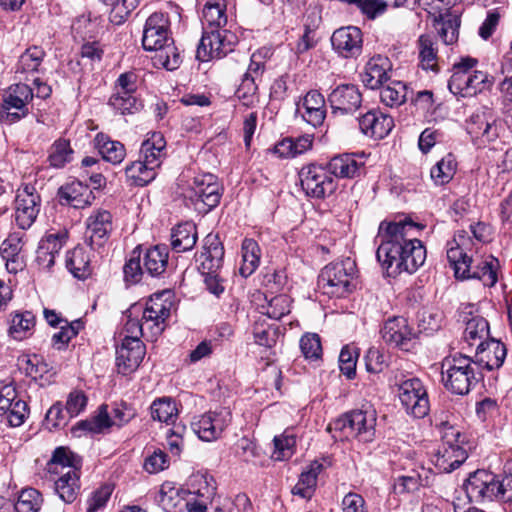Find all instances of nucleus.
Segmentation results:
<instances>
[{
	"mask_svg": "<svg viewBox=\"0 0 512 512\" xmlns=\"http://www.w3.org/2000/svg\"><path fill=\"white\" fill-rule=\"evenodd\" d=\"M423 228L408 218L380 223L376 257L388 276L395 277L402 272L412 274L425 263L426 249L417 238Z\"/></svg>",
	"mask_w": 512,
	"mask_h": 512,
	"instance_id": "obj_1",
	"label": "nucleus"
},
{
	"mask_svg": "<svg viewBox=\"0 0 512 512\" xmlns=\"http://www.w3.org/2000/svg\"><path fill=\"white\" fill-rule=\"evenodd\" d=\"M171 302L155 295L149 299L145 308L133 305L127 311V321L124 325L123 340L154 341L165 329V320L170 316Z\"/></svg>",
	"mask_w": 512,
	"mask_h": 512,
	"instance_id": "obj_2",
	"label": "nucleus"
},
{
	"mask_svg": "<svg viewBox=\"0 0 512 512\" xmlns=\"http://www.w3.org/2000/svg\"><path fill=\"white\" fill-rule=\"evenodd\" d=\"M143 48L155 51L154 64L173 71L182 62L178 48L170 35V22L168 15L154 12L145 23L142 37Z\"/></svg>",
	"mask_w": 512,
	"mask_h": 512,
	"instance_id": "obj_3",
	"label": "nucleus"
},
{
	"mask_svg": "<svg viewBox=\"0 0 512 512\" xmlns=\"http://www.w3.org/2000/svg\"><path fill=\"white\" fill-rule=\"evenodd\" d=\"M461 243L455 238L447 243V259L457 279H478L484 286L492 287L497 283L498 259L492 255L472 265L473 260L464 251V236H459Z\"/></svg>",
	"mask_w": 512,
	"mask_h": 512,
	"instance_id": "obj_4",
	"label": "nucleus"
},
{
	"mask_svg": "<svg viewBox=\"0 0 512 512\" xmlns=\"http://www.w3.org/2000/svg\"><path fill=\"white\" fill-rule=\"evenodd\" d=\"M478 60L463 57L452 66V75L448 81L449 91L462 98L474 97L494 85V77L487 72L474 69Z\"/></svg>",
	"mask_w": 512,
	"mask_h": 512,
	"instance_id": "obj_5",
	"label": "nucleus"
},
{
	"mask_svg": "<svg viewBox=\"0 0 512 512\" xmlns=\"http://www.w3.org/2000/svg\"><path fill=\"white\" fill-rule=\"evenodd\" d=\"M472 358L462 353L446 356L441 361V382L456 395L468 394L479 382Z\"/></svg>",
	"mask_w": 512,
	"mask_h": 512,
	"instance_id": "obj_6",
	"label": "nucleus"
},
{
	"mask_svg": "<svg viewBox=\"0 0 512 512\" xmlns=\"http://www.w3.org/2000/svg\"><path fill=\"white\" fill-rule=\"evenodd\" d=\"M224 247L217 234H208L203 240L199 255V270L204 276L206 289L216 297L225 291V279L222 276Z\"/></svg>",
	"mask_w": 512,
	"mask_h": 512,
	"instance_id": "obj_7",
	"label": "nucleus"
},
{
	"mask_svg": "<svg viewBox=\"0 0 512 512\" xmlns=\"http://www.w3.org/2000/svg\"><path fill=\"white\" fill-rule=\"evenodd\" d=\"M357 268L353 259L347 257L326 265L319 275L318 284L324 294L344 297L355 288Z\"/></svg>",
	"mask_w": 512,
	"mask_h": 512,
	"instance_id": "obj_8",
	"label": "nucleus"
},
{
	"mask_svg": "<svg viewBox=\"0 0 512 512\" xmlns=\"http://www.w3.org/2000/svg\"><path fill=\"white\" fill-rule=\"evenodd\" d=\"M376 413L374 410H353L345 413L327 427L329 432L340 433V438H357L369 443L374 440Z\"/></svg>",
	"mask_w": 512,
	"mask_h": 512,
	"instance_id": "obj_9",
	"label": "nucleus"
},
{
	"mask_svg": "<svg viewBox=\"0 0 512 512\" xmlns=\"http://www.w3.org/2000/svg\"><path fill=\"white\" fill-rule=\"evenodd\" d=\"M465 436L453 427H449L444 435L443 442L432 456V462L439 472L450 473L459 468L468 458Z\"/></svg>",
	"mask_w": 512,
	"mask_h": 512,
	"instance_id": "obj_10",
	"label": "nucleus"
},
{
	"mask_svg": "<svg viewBox=\"0 0 512 512\" xmlns=\"http://www.w3.org/2000/svg\"><path fill=\"white\" fill-rule=\"evenodd\" d=\"M468 499L475 503L491 502L504 497V484L497 475L484 469L469 474L464 483Z\"/></svg>",
	"mask_w": 512,
	"mask_h": 512,
	"instance_id": "obj_11",
	"label": "nucleus"
},
{
	"mask_svg": "<svg viewBox=\"0 0 512 512\" xmlns=\"http://www.w3.org/2000/svg\"><path fill=\"white\" fill-rule=\"evenodd\" d=\"M237 36L226 29H204L197 48V58L201 61L221 59L234 50Z\"/></svg>",
	"mask_w": 512,
	"mask_h": 512,
	"instance_id": "obj_12",
	"label": "nucleus"
},
{
	"mask_svg": "<svg viewBox=\"0 0 512 512\" xmlns=\"http://www.w3.org/2000/svg\"><path fill=\"white\" fill-rule=\"evenodd\" d=\"M399 399L407 414L422 419L428 415L430 403L427 391L418 378L402 381L398 387Z\"/></svg>",
	"mask_w": 512,
	"mask_h": 512,
	"instance_id": "obj_13",
	"label": "nucleus"
},
{
	"mask_svg": "<svg viewBox=\"0 0 512 512\" xmlns=\"http://www.w3.org/2000/svg\"><path fill=\"white\" fill-rule=\"evenodd\" d=\"M301 187L307 196L324 198L336 190V182L331 177L327 167L310 164L299 172Z\"/></svg>",
	"mask_w": 512,
	"mask_h": 512,
	"instance_id": "obj_14",
	"label": "nucleus"
},
{
	"mask_svg": "<svg viewBox=\"0 0 512 512\" xmlns=\"http://www.w3.org/2000/svg\"><path fill=\"white\" fill-rule=\"evenodd\" d=\"M231 420L230 410L228 408H221L195 417L191 422V428L199 439L211 442L222 435L223 431L231 423Z\"/></svg>",
	"mask_w": 512,
	"mask_h": 512,
	"instance_id": "obj_15",
	"label": "nucleus"
},
{
	"mask_svg": "<svg viewBox=\"0 0 512 512\" xmlns=\"http://www.w3.org/2000/svg\"><path fill=\"white\" fill-rule=\"evenodd\" d=\"M222 191L216 177L205 174L195 177L190 198L201 212L207 213L219 204Z\"/></svg>",
	"mask_w": 512,
	"mask_h": 512,
	"instance_id": "obj_16",
	"label": "nucleus"
},
{
	"mask_svg": "<svg viewBox=\"0 0 512 512\" xmlns=\"http://www.w3.org/2000/svg\"><path fill=\"white\" fill-rule=\"evenodd\" d=\"M40 196L35 188L26 185L17 191L15 198V222L25 230L32 226L40 211Z\"/></svg>",
	"mask_w": 512,
	"mask_h": 512,
	"instance_id": "obj_17",
	"label": "nucleus"
},
{
	"mask_svg": "<svg viewBox=\"0 0 512 512\" xmlns=\"http://www.w3.org/2000/svg\"><path fill=\"white\" fill-rule=\"evenodd\" d=\"M0 415L11 427L21 426L29 415L27 403L18 398L12 385H5L0 389Z\"/></svg>",
	"mask_w": 512,
	"mask_h": 512,
	"instance_id": "obj_18",
	"label": "nucleus"
},
{
	"mask_svg": "<svg viewBox=\"0 0 512 512\" xmlns=\"http://www.w3.org/2000/svg\"><path fill=\"white\" fill-rule=\"evenodd\" d=\"M113 230L112 215L108 210L98 209L86 220V238L92 250L103 247Z\"/></svg>",
	"mask_w": 512,
	"mask_h": 512,
	"instance_id": "obj_19",
	"label": "nucleus"
},
{
	"mask_svg": "<svg viewBox=\"0 0 512 512\" xmlns=\"http://www.w3.org/2000/svg\"><path fill=\"white\" fill-rule=\"evenodd\" d=\"M328 102L334 114H352L362 104V94L355 84H341L328 95Z\"/></svg>",
	"mask_w": 512,
	"mask_h": 512,
	"instance_id": "obj_20",
	"label": "nucleus"
},
{
	"mask_svg": "<svg viewBox=\"0 0 512 512\" xmlns=\"http://www.w3.org/2000/svg\"><path fill=\"white\" fill-rule=\"evenodd\" d=\"M507 355V349L501 341L490 338L486 342L477 344L472 358L473 364L481 369L492 371L502 367Z\"/></svg>",
	"mask_w": 512,
	"mask_h": 512,
	"instance_id": "obj_21",
	"label": "nucleus"
},
{
	"mask_svg": "<svg viewBox=\"0 0 512 512\" xmlns=\"http://www.w3.org/2000/svg\"><path fill=\"white\" fill-rule=\"evenodd\" d=\"M331 44L333 49L342 57H357L362 52V32L355 26L341 27L333 32Z\"/></svg>",
	"mask_w": 512,
	"mask_h": 512,
	"instance_id": "obj_22",
	"label": "nucleus"
},
{
	"mask_svg": "<svg viewBox=\"0 0 512 512\" xmlns=\"http://www.w3.org/2000/svg\"><path fill=\"white\" fill-rule=\"evenodd\" d=\"M145 346L141 340H123L116 349V367L119 373L129 375L141 364Z\"/></svg>",
	"mask_w": 512,
	"mask_h": 512,
	"instance_id": "obj_23",
	"label": "nucleus"
},
{
	"mask_svg": "<svg viewBox=\"0 0 512 512\" xmlns=\"http://www.w3.org/2000/svg\"><path fill=\"white\" fill-rule=\"evenodd\" d=\"M58 196L61 203H66L75 209L89 207L96 199L93 190L81 180H74L61 186Z\"/></svg>",
	"mask_w": 512,
	"mask_h": 512,
	"instance_id": "obj_24",
	"label": "nucleus"
},
{
	"mask_svg": "<svg viewBox=\"0 0 512 512\" xmlns=\"http://www.w3.org/2000/svg\"><path fill=\"white\" fill-rule=\"evenodd\" d=\"M363 158L360 154L344 153L331 158L326 167L337 178H355L364 171Z\"/></svg>",
	"mask_w": 512,
	"mask_h": 512,
	"instance_id": "obj_25",
	"label": "nucleus"
},
{
	"mask_svg": "<svg viewBox=\"0 0 512 512\" xmlns=\"http://www.w3.org/2000/svg\"><path fill=\"white\" fill-rule=\"evenodd\" d=\"M361 132L375 139H383L394 127L393 118L379 110H370L362 115L359 120Z\"/></svg>",
	"mask_w": 512,
	"mask_h": 512,
	"instance_id": "obj_26",
	"label": "nucleus"
},
{
	"mask_svg": "<svg viewBox=\"0 0 512 512\" xmlns=\"http://www.w3.org/2000/svg\"><path fill=\"white\" fill-rule=\"evenodd\" d=\"M302 108L303 112L300 105L297 104L296 112L301 114L304 121L315 128L323 124L326 117V106L325 98L320 92L309 91L303 98Z\"/></svg>",
	"mask_w": 512,
	"mask_h": 512,
	"instance_id": "obj_27",
	"label": "nucleus"
},
{
	"mask_svg": "<svg viewBox=\"0 0 512 512\" xmlns=\"http://www.w3.org/2000/svg\"><path fill=\"white\" fill-rule=\"evenodd\" d=\"M381 334L386 343L405 350L408 349V343L413 338L412 329L403 317H394L387 320L381 329Z\"/></svg>",
	"mask_w": 512,
	"mask_h": 512,
	"instance_id": "obj_28",
	"label": "nucleus"
},
{
	"mask_svg": "<svg viewBox=\"0 0 512 512\" xmlns=\"http://www.w3.org/2000/svg\"><path fill=\"white\" fill-rule=\"evenodd\" d=\"M391 69V63L385 56H373L366 64L364 72L361 74L363 84L370 89H378L389 80L388 72Z\"/></svg>",
	"mask_w": 512,
	"mask_h": 512,
	"instance_id": "obj_29",
	"label": "nucleus"
},
{
	"mask_svg": "<svg viewBox=\"0 0 512 512\" xmlns=\"http://www.w3.org/2000/svg\"><path fill=\"white\" fill-rule=\"evenodd\" d=\"M23 236V233H11L1 244L0 253L10 273H17L25 266L23 256L20 254L23 247Z\"/></svg>",
	"mask_w": 512,
	"mask_h": 512,
	"instance_id": "obj_30",
	"label": "nucleus"
},
{
	"mask_svg": "<svg viewBox=\"0 0 512 512\" xmlns=\"http://www.w3.org/2000/svg\"><path fill=\"white\" fill-rule=\"evenodd\" d=\"M466 130L473 139L492 141L497 138V128L489 113L477 111L466 121Z\"/></svg>",
	"mask_w": 512,
	"mask_h": 512,
	"instance_id": "obj_31",
	"label": "nucleus"
},
{
	"mask_svg": "<svg viewBox=\"0 0 512 512\" xmlns=\"http://www.w3.org/2000/svg\"><path fill=\"white\" fill-rule=\"evenodd\" d=\"M166 157V140L162 133H151L141 144L140 158L159 168Z\"/></svg>",
	"mask_w": 512,
	"mask_h": 512,
	"instance_id": "obj_32",
	"label": "nucleus"
},
{
	"mask_svg": "<svg viewBox=\"0 0 512 512\" xmlns=\"http://www.w3.org/2000/svg\"><path fill=\"white\" fill-rule=\"evenodd\" d=\"M171 247L176 253H183L194 248L197 239V227L192 222H184L171 231Z\"/></svg>",
	"mask_w": 512,
	"mask_h": 512,
	"instance_id": "obj_33",
	"label": "nucleus"
},
{
	"mask_svg": "<svg viewBox=\"0 0 512 512\" xmlns=\"http://www.w3.org/2000/svg\"><path fill=\"white\" fill-rule=\"evenodd\" d=\"M78 468L70 467L67 471H61L54 483V490L65 503H72L80 490Z\"/></svg>",
	"mask_w": 512,
	"mask_h": 512,
	"instance_id": "obj_34",
	"label": "nucleus"
},
{
	"mask_svg": "<svg viewBox=\"0 0 512 512\" xmlns=\"http://www.w3.org/2000/svg\"><path fill=\"white\" fill-rule=\"evenodd\" d=\"M94 142L95 147L104 161L118 165L125 159L126 149L124 144L120 141L112 140L104 133H98Z\"/></svg>",
	"mask_w": 512,
	"mask_h": 512,
	"instance_id": "obj_35",
	"label": "nucleus"
},
{
	"mask_svg": "<svg viewBox=\"0 0 512 512\" xmlns=\"http://www.w3.org/2000/svg\"><path fill=\"white\" fill-rule=\"evenodd\" d=\"M42 504V496L33 488L20 492L16 502L6 501L0 507V512H38Z\"/></svg>",
	"mask_w": 512,
	"mask_h": 512,
	"instance_id": "obj_36",
	"label": "nucleus"
},
{
	"mask_svg": "<svg viewBox=\"0 0 512 512\" xmlns=\"http://www.w3.org/2000/svg\"><path fill=\"white\" fill-rule=\"evenodd\" d=\"M169 250L166 245H155L146 250L142 262L144 270L152 277L162 275L168 265Z\"/></svg>",
	"mask_w": 512,
	"mask_h": 512,
	"instance_id": "obj_37",
	"label": "nucleus"
},
{
	"mask_svg": "<svg viewBox=\"0 0 512 512\" xmlns=\"http://www.w3.org/2000/svg\"><path fill=\"white\" fill-rule=\"evenodd\" d=\"M8 334L15 340L28 338L35 326V316L30 311H16L8 318Z\"/></svg>",
	"mask_w": 512,
	"mask_h": 512,
	"instance_id": "obj_38",
	"label": "nucleus"
},
{
	"mask_svg": "<svg viewBox=\"0 0 512 512\" xmlns=\"http://www.w3.org/2000/svg\"><path fill=\"white\" fill-rule=\"evenodd\" d=\"M66 267L78 279H86L92 274L90 253L84 247H75L66 255Z\"/></svg>",
	"mask_w": 512,
	"mask_h": 512,
	"instance_id": "obj_39",
	"label": "nucleus"
},
{
	"mask_svg": "<svg viewBox=\"0 0 512 512\" xmlns=\"http://www.w3.org/2000/svg\"><path fill=\"white\" fill-rule=\"evenodd\" d=\"M32 88L24 83L12 85L3 98V107L7 110L28 109V103L33 99Z\"/></svg>",
	"mask_w": 512,
	"mask_h": 512,
	"instance_id": "obj_40",
	"label": "nucleus"
},
{
	"mask_svg": "<svg viewBox=\"0 0 512 512\" xmlns=\"http://www.w3.org/2000/svg\"><path fill=\"white\" fill-rule=\"evenodd\" d=\"M488 321L481 316H474L466 322L463 339L469 346H476L490 339Z\"/></svg>",
	"mask_w": 512,
	"mask_h": 512,
	"instance_id": "obj_41",
	"label": "nucleus"
},
{
	"mask_svg": "<svg viewBox=\"0 0 512 512\" xmlns=\"http://www.w3.org/2000/svg\"><path fill=\"white\" fill-rule=\"evenodd\" d=\"M157 169L158 168L146 163L145 160L140 158L125 167V174L132 184L145 186L156 178Z\"/></svg>",
	"mask_w": 512,
	"mask_h": 512,
	"instance_id": "obj_42",
	"label": "nucleus"
},
{
	"mask_svg": "<svg viewBox=\"0 0 512 512\" xmlns=\"http://www.w3.org/2000/svg\"><path fill=\"white\" fill-rule=\"evenodd\" d=\"M242 264L239 268L241 276L252 275L260 264L261 249L254 239H244L241 246Z\"/></svg>",
	"mask_w": 512,
	"mask_h": 512,
	"instance_id": "obj_43",
	"label": "nucleus"
},
{
	"mask_svg": "<svg viewBox=\"0 0 512 512\" xmlns=\"http://www.w3.org/2000/svg\"><path fill=\"white\" fill-rule=\"evenodd\" d=\"M108 105L121 115H129L139 112L142 107V101L135 96V93L114 92L109 98Z\"/></svg>",
	"mask_w": 512,
	"mask_h": 512,
	"instance_id": "obj_44",
	"label": "nucleus"
},
{
	"mask_svg": "<svg viewBox=\"0 0 512 512\" xmlns=\"http://www.w3.org/2000/svg\"><path fill=\"white\" fill-rule=\"evenodd\" d=\"M45 56V51L39 46L27 48L19 57L16 73L26 74L40 72V67Z\"/></svg>",
	"mask_w": 512,
	"mask_h": 512,
	"instance_id": "obj_45",
	"label": "nucleus"
},
{
	"mask_svg": "<svg viewBox=\"0 0 512 512\" xmlns=\"http://www.w3.org/2000/svg\"><path fill=\"white\" fill-rule=\"evenodd\" d=\"M380 90V99L382 103L389 107H396L403 104L409 97V89L401 81H391L387 85H382Z\"/></svg>",
	"mask_w": 512,
	"mask_h": 512,
	"instance_id": "obj_46",
	"label": "nucleus"
},
{
	"mask_svg": "<svg viewBox=\"0 0 512 512\" xmlns=\"http://www.w3.org/2000/svg\"><path fill=\"white\" fill-rule=\"evenodd\" d=\"M456 169V158L453 154L449 153L431 168L430 176L436 185H444L452 180Z\"/></svg>",
	"mask_w": 512,
	"mask_h": 512,
	"instance_id": "obj_47",
	"label": "nucleus"
},
{
	"mask_svg": "<svg viewBox=\"0 0 512 512\" xmlns=\"http://www.w3.org/2000/svg\"><path fill=\"white\" fill-rule=\"evenodd\" d=\"M113 424L111 416L107 411V405H101L99 407L97 415L91 419L80 421L74 427V431H84L93 434L102 433L105 429H108Z\"/></svg>",
	"mask_w": 512,
	"mask_h": 512,
	"instance_id": "obj_48",
	"label": "nucleus"
},
{
	"mask_svg": "<svg viewBox=\"0 0 512 512\" xmlns=\"http://www.w3.org/2000/svg\"><path fill=\"white\" fill-rule=\"evenodd\" d=\"M226 5L223 0L207 2L203 9V18L207 27L204 29H221L227 23Z\"/></svg>",
	"mask_w": 512,
	"mask_h": 512,
	"instance_id": "obj_49",
	"label": "nucleus"
},
{
	"mask_svg": "<svg viewBox=\"0 0 512 512\" xmlns=\"http://www.w3.org/2000/svg\"><path fill=\"white\" fill-rule=\"evenodd\" d=\"M151 416L154 420L171 423L177 417V407L171 398H159L151 404Z\"/></svg>",
	"mask_w": 512,
	"mask_h": 512,
	"instance_id": "obj_50",
	"label": "nucleus"
},
{
	"mask_svg": "<svg viewBox=\"0 0 512 512\" xmlns=\"http://www.w3.org/2000/svg\"><path fill=\"white\" fill-rule=\"evenodd\" d=\"M274 450L272 457L277 461H283L292 457L296 447L295 435L285 431L273 439Z\"/></svg>",
	"mask_w": 512,
	"mask_h": 512,
	"instance_id": "obj_51",
	"label": "nucleus"
},
{
	"mask_svg": "<svg viewBox=\"0 0 512 512\" xmlns=\"http://www.w3.org/2000/svg\"><path fill=\"white\" fill-rule=\"evenodd\" d=\"M78 464L77 457L65 447L56 448L48 463L49 471L56 474L67 471L70 467L77 468Z\"/></svg>",
	"mask_w": 512,
	"mask_h": 512,
	"instance_id": "obj_52",
	"label": "nucleus"
},
{
	"mask_svg": "<svg viewBox=\"0 0 512 512\" xmlns=\"http://www.w3.org/2000/svg\"><path fill=\"white\" fill-rule=\"evenodd\" d=\"M73 150L67 140L59 139L54 142L48 157L52 167L62 168L72 160Z\"/></svg>",
	"mask_w": 512,
	"mask_h": 512,
	"instance_id": "obj_53",
	"label": "nucleus"
},
{
	"mask_svg": "<svg viewBox=\"0 0 512 512\" xmlns=\"http://www.w3.org/2000/svg\"><path fill=\"white\" fill-rule=\"evenodd\" d=\"M235 95L244 106H255L259 102L258 85L256 81L253 78L243 76Z\"/></svg>",
	"mask_w": 512,
	"mask_h": 512,
	"instance_id": "obj_54",
	"label": "nucleus"
},
{
	"mask_svg": "<svg viewBox=\"0 0 512 512\" xmlns=\"http://www.w3.org/2000/svg\"><path fill=\"white\" fill-rule=\"evenodd\" d=\"M419 58L422 67L426 70H435L437 60V49L435 43L429 35H421L418 39Z\"/></svg>",
	"mask_w": 512,
	"mask_h": 512,
	"instance_id": "obj_55",
	"label": "nucleus"
},
{
	"mask_svg": "<svg viewBox=\"0 0 512 512\" xmlns=\"http://www.w3.org/2000/svg\"><path fill=\"white\" fill-rule=\"evenodd\" d=\"M441 27L439 30L440 37L446 45L455 43L459 35L460 18L457 15L447 14L440 16Z\"/></svg>",
	"mask_w": 512,
	"mask_h": 512,
	"instance_id": "obj_56",
	"label": "nucleus"
},
{
	"mask_svg": "<svg viewBox=\"0 0 512 512\" xmlns=\"http://www.w3.org/2000/svg\"><path fill=\"white\" fill-rule=\"evenodd\" d=\"M199 484H204V486H201L193 493L203 500L200 502L188 503L189 512H207V501L212 500L215 495V487L206 477H200Z\"/></svg>",
	"mask_w": 512,
	"mask_h": 512,
	"instance_id": "obj_57",
	"label": "nucleus"
},
{
	"mask_svg": "<svg viewBox=\"0 0 512 512\" xmlns=\"http://www.w3.org/2000/svg\"><path fill=\"white\" fill-rule=\"evenodd\" d=\"M263 312L269 318L279 320L290 312V298L285 294H279L272 297L266 307L263 306Z\"/></svg>",
	"mask_w": 512,
	"mask_h": 512,
	"instance_id": "obj_58",
	"label": "nucleus"
},
{
	"mask_svg": "<svg viewBox=\"0 0 512 512\" xmlns=\"http://www.w3.org/2000/svg\"><path fill=\"white\" fill-rule=\"evenodd\" d=\"M253 335L255 342L264 347H272L278 338L276 328L258 321L253 326Z\"/></svg>",
	"mask_w": 512,
	"mask_h": 512,
	"instance_id": "obj_59",
	"label": "nucleus"
},
{
	"mask_svg": "<svg viewBox=\"0 0 512 512\" xmlns=\"http://www.w3.org/2000/svg\"><path fill=\"white\" fill-rule=\"evenodd\" d=\"M300 349L306 359H318L322 353L321 341L318 334H305L300 339Z\"/></svg>",
	"mask_w": 512,
	"mask_h": 512,
	"instance_id": "obj_60",
	"label": "nucleus"
},
{
	"mask_svg": "<svg viewBox=\"0 0 512 512\" xmlns=\"http://www.w3.org/2000/svg\"><path fill=\"white\" fill-rule=\"evenodd\" d=\"M358 353L356 350L344 347L339 355V366L341 372L348 378L352 379L356 374V363Z\"/></svg>",
	"mask_w": 512,
	"mask_h": 512,
	"instance_id": "obj_61",
	"label": "nucleus"
},
{
	"mask_svg": "<svg viewBox=\"0 0 512 512\" xmlns=\"http://www.w3.org/2000/svg\"><path fill=\"white\" fill-rule=\"evenodd\" d=\"M136 416V410L126 402H115L112 407V422L121 427L127 424Z\"/></svg>",
	"mask_w": 512,
	"mask_h": 512,
	"instance_id": "obj_62",
	"label": "nucleus"
},
{
	"mask_svg": "<svg viewBox=\"0 0 512 512\" xmlns=\"http://www.w3.org/2000/svg\"><path fill=\"white\" fill-rule=\"evenodd\" d=\"M349 4H355L369 19H375L387 9V3L383 0H353Z\"/></svg>",
	"mask_w": 512,
	"mask_h": 512,
	"instance_id": "obj_63",
	"label": "nucleus"
},
{
	"mask_svg": "<svg viewBox=\"0 0 512 512\" xmlns=\"http://www.w3.org/2000/svg\"><path fill=\"white\" fill-rule=\"evenodd\" d=\"M67 239L66 232H57L47 234L44 238L41 239L39 245L45 249V251L49 252L55 258L63 248Z\"/></svg>",
	"mask_w": 512,
	"mask_h": 512,
	"instance_id": "obj_64",
	"label": "nucleus"
}]
</instances>
